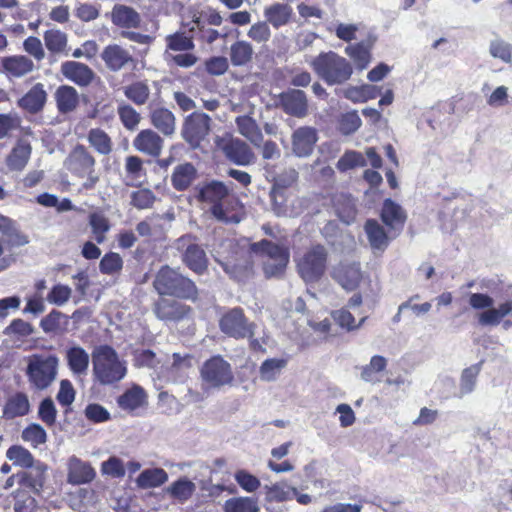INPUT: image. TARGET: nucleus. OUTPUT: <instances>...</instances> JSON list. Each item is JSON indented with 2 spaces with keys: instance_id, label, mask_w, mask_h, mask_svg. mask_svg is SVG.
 Here are the masks:
<instances>
[{
  "instance_id": "obj_1",
  "label": "nucleus",
  "mask_w": 512,
  "mask_h": 512,
  "mask_svg": "<svg viewBox=\"0 0 512 512\" xmlns=\"http://www.w3.org/2000/svg\"><path fill=\"white\" fill-rule=\"evenodd\" d=\"M93 378L100 385L108 386L120 382L127 374L126 361L108 345L96 347L92 352Z\"/></svg>"
},
{
  "instance_id": "obj_2",
  "label": "nucleus",
  "mask_w": 512,
  "mask_h": 512,
  "mask_svg": "<svg viewBox=\"0 0 512 512\" xmlns=\"http://www.w3.org/2000/svg\"><path fill=\"white\" fill-rule=\"evenodd\" d=\"M308 63L316 75L327 85L343 84L353 74L352 64L334 51L321 52Z\"/></svg>"
},
{
  "instance_id": "obj_3",
  "label": "nucleus",
  "mask_w": 512,
  "mask_h": 512,
  "mask_svg": "<svg viewBox=\"0 0 512 512\" xmlns=\"http://www.w3.org/2000/svg\"><path fill=\"white\" fill-rule=\"evenodd\" d=\"M60 359L55 354L36 353L27 359L26 376L32 389L43 391L57 379Z\"/></svg>"
},
{
  "instance_id": "obj_4",
  "label": "nucleus",
  "mask_w": 512,
  "mask_h": 512,
  "mask_svg": "<svg viewBox=\"0 0 512 512\" xmlns=\"http://www.w3.org/2000/svg\"><path fill=\"white\" fill-rule=\"evenodd\" d=\"M153 286L160 295L185 299H195L197 296L195 284L169 266H164L157 272Z\"/></svg>"
},
{
  "instance_id": "obj_5",
  "label": "nucleus",
  "mask_w": 512,
  "mask_h": 512,
  "mask_svg": "<svg viewBox=\"0 0 512 512\" xmlns=\"http://www.w3.org/2000/svg\"><path fill=\"white\" fill-rule=\"evenodd\" d=\"M251 250L260 258L266 277H279L289 263V250L268 240H261L251 245Z\"/></svg>"
},
{
  "instance_id": "obj_6",
  "label": "nucleus",
  "mask_w": 512,
  "mask_h": 512,
  "mask_svg": "<svg viewBox=\"0 0 512 512\" xmlns=\"http://www.w3.org/2000/svg\"><path fill=\"white\" fill-rule=\"evenodd\" d=\"M328 251L316 244L305 249L296 259V268L299 276L305 283L318 282L327 269Z\"/></svg>"
},
{
  "instance_id": "obj_7",
  "label": "nucleus",
  "mask_w": 512,
  "mask_h": 512,
  "mask_svg": "<svg viewBox=\"0 0 512 512\" xmlns=\"http://www.w3.org/2000/svg\"><path fill=\"white\" fill-rule=\"evenodd\" d=\"M95 158L83 145H77L65 159V167L78 177H87L80 190H92L99 181L95 173Z\"/></svg>"
},
{
  "instance_id": "obj_8",
  "label": "nucleus",
  "mask_w": 512,
  "mask_h": 512,
  "mask_svg": "<svg viewBox=\"0 0 512 512\" xmlns=\"http://www.w3.org/2000/svg\"><path fill=\"white\" fill-rule=\"evenodd\" d=\"M219 325L221 331L227 336L235 339L248 338L251 349H262V344L254 338L255 324L246 319L242 309L234 308L225 313L221 317Z\"/></svg>"
},
{
  "instance_id": "obj_9",
  "label": "nucleus",
  "mask_w": 512,
  "mask_h": 512,
  "mask_svg": "<svg viewBox=\"0 0 512 512\" xmlns=\"http://www.w3.org/2000/svg\"><path fill=\"white\" fill-rule=\"evenodd\" d=\"M469 305L475 310H484L478 315V322L483 326H497L512 312V300L505 301L498 308H494V299L483 293L470 294Z\"/></svg>"
},
{
  "instance_id": "obj_10",
  "label": "nucleus",
  "mask_w": 512,
  "mask_h": 512,
  "mask_svg": "<svg viewBox=\"0 0 512 512\" xmlns=\"http://www.w3.org/2000/svg\"><path fill=\"white\" fill-rule=\"evenodd\" d=\"M200 377L204 385L214 389L231 386L235 379L231 364L220 355L213 356L203 363Z\"/></svg>"
},
{
  "instance_id": "obj_11",
  "label": "nucleus",
  "mask_w": 512,
  "mask_h": 512,
  "mask_svg": "<svg viewBox=\"0 0 512 512\" xmlns=\"http://www.w3.org/2000/svg\"><path fill=\"white\" fill-rule=\"evenodd\" d=\"M211 130V118L202 112H193L184 119L181 136L193 149L198 148Z\"/></svg>"
},
{
  "instance_id": "obj_12",
  "label": "nucleus",
  "mask_w": 512,
  "mask_h": 512,
  "mask_svg": "<svg viewBox=\"0 0 512 512\" xmlns=\"http://www.w3.org/2000/svg\"><path fill=\"white\" fill-rule=\"evenodd\" d=\"M177 249L182 251L183 262L194 272L202 273L207 268L205 251L189 235L179 238Z\"/></svg>"
},
{
  "instance_id": "obj_13",
  "label": "nucleus",
  "mask_w": 512,
  "mask_h": 512,
  "mask_svg": "<svg viewBox=\"0 0 512 512\" xmlns=\"http://www.w3.org/2000/svg\"><path fill=\"white\" fill-rule=\"evenodd\" d=\"M292 152L297 157H309L318 141L317 131L313 127L303 126L296 129L292 136Z\"/></svg>"
},
{
  "instance_id": "obj_14",
  "label": "nucleus",
  "mask_w": 512,
  "mask_h": 512,
  "mask_svg": "<svg viewBox=\"0 0 512 512\" xmlns=\"http://www.w3.org/2000/svg\"><path fill=\"white\" fill-rule=\"evenodd\" d=\"M101 59L108 70L118 72L134 62L130 52L119 44H109L102 50Z\"/></svg>"
},
{
  "instance_id": "obj_15",
  "label": "nucleus",
  "mask_w": 512,
  "mask_h": 512,
  "mask_svg": "<svg viewBox=\"0 0 512 512\" xmlns=\"http://www.w3.org/2000/svg\"><path fill=\"white\" fill-rule=\"evenodd\" d=\"M280 107L289 115L303 118L308 112V103L302 90L291 89L279 95Z\"/></svg>"
},
{
  "instance_id": "obj_16",
  "label": "nucleus",
  "mask_w": 512,
  "mask_h": 512,
  "mask_svg": "<svg viewBox=\"0 0 512 512\" xmlns=\"http://www.w3.org/2000/svg\"><path fill=\"white\" fill-rule=\"evenodd\" d=\"M32 153L30 139L20 137L6 157V165L11 171L20 172L27 166Z\"/></svg>"
},
{
  "instance_id": "obj_17",
  "label": "nucleus",
  "mask_w": 512,
  "mask_h": 512,
  "mask_svg": "<svg viewBox=\"0 0 512 512\" xmlns=\"http://www.w3.org/2000/svg\"><path fill=\"white\" fill-rule=\"evenodd\" d=\"M332 277L348 291L354 290L362 280L359 263H340L333 270Z\"/></svg>"
},
{
  "instance_id": "obj_18",
  "label": "nucleus",
  "mask_w": 512,
  "mask_h": 512,
  "mask_svg": "<svg viewBox=\"0 0 512 512\" xmlns=\"http://www.w3.org/2000/svg\"><path fill=\"white\" fill-rule=\"evenodd\" d=\"M133 146L139 152L158 157L163 149V139L152 129H145L134 138Z\"/></svg>"
},
{
  "instance_id": "obj_19",
  "label": "nucleus",
  "mask_w": 512,
  "mask_h": 512,
  "mask_svg": "<svg viewBox=\"0 0 512 512\" xmlns=\"http://www.w3.org/2000/svg\"><path fill=\"white\" fill-rule=\"evenodd\" d=\"M111 22L124 30L136 29L140 27L141 16L132 7L116 4L110 12Z\"/></svg>"
},
{
  "instance_id": "obj_20",
  "label": "nucleus",
  "mask_w": 512,
  "mask_h": 512,
  "mask_svg": "<svg viewBox=\"0 0 512 512\" xmlns=\"http://www.w3.org/2000/svg\"><path fill=\"white\" fill-rule=\"evenodd\" d=\"M62 75L69 81L79 86L89 85L93 78L94 72L86 64L76 61H67L61 65Z\"/></svg>"
},
{
  "instance_id": "obj_21",
  "label": "nucleus",
  "mask_w": 512,
  "mask_h": 512,
  "mask_svg": "<svg viewBox=\"0 0 512 512\" xmlns=\"http://www.w3.org/2000/svg\"><path fill=\"white\" fill-rule=\"evenodd\" d=\"M95 469L88 463L73 456L68 461V482L71 484H86L94 480Z\"/></svg>"
},
{
  "instance_id": "obj_22",
  "label": "nucleus",
  "mask_w": 512,
  "mask_h": 512,
  "mask_svg": "<svg viewBox=\"0 0 512 512\" xmlns=\"http://www.w3.org/2000/svg\"><path fill=\"white\" fill-rule=\"evenodd\" d=\"M65 360L73 375L83 376L87 374L90 356L88 352L79 345H72L65 351Z\"/></svg>"
},
{
  "instance_id": "obj_23",
  "label": "nucleus",
  "mask_w": 512,
  "mask_h": 512,
  "mask_svg": "<svg viewBox=\"0 0 512 512\" xmlns=\"http://www.w3.org/2000/svg\"><path fill=\"white\" fill-rule=\"evenodd\" d=\"M30 401L24 392H15L9 395L3 406V418L7 420L22 417L29 413Z\"/></svg>"
},
{
  "instance_id": "obj_24",
  "label": "nucleus",
  "mask_w": 512,
  "mask_h": 512,
  "mask_svg": "<svg viewBox=\"0 0 512 512\" xmlns=\"http://www.w3.org/2000/svg\"><path fill=\"white\" fill-rule=\"evenodd\" d=\"M239 210V203L232 195L220 204L210 207L213 217L223 223H239L241 220Z\"/></svg>"
},
{
  "instance_id": "obj_25",
  "label": "nucleus",
  "mask_w": 512,
  "mask_h": 512,
  "mask_svg": "<svg viewBox=\"0 0 512 512\" xmlns=\"http://www.w3.org/2000/svg\"><path fill=\"white\" fill-rule=\"evenodd\" d=\"M189 309L180 302L172 299L161 298L155 306L157 317L165 321H176L182 319Z\"/></svg>"
},
{
  "instance_id": "obj_26",
  "label": "nucleus",
  "mask_w": 512,
  "mask_h": 512,
  "mask_svg": "<svg viewBox=\"0 0 512 512\" xmlns=\"http://www.w3.org/2000/svg\"><path fill=\"white\" fill-rule=\"evenodd\" d=\"M3 71L9 76L20 78L34 69V63L24 55L5 57L1 61Z\"/></svg>"
},
{
  "instance_id": "obj_27",
  "label": "nucleus",
  "mask_w": 512,
  "mask_h": 512,
  "mask_svg": "<svg viewBox=\"0 0 512 512\" xmlns=\"http://www.w3.org/2000/svg\"><path fill=\"white\" fill-rule=\"evenodd\" d=\"M381 219L391 230H401L406 214L402 207L391 199H386L381 211Z\"/></svg>"
},
{
  "instance_id": "obj_28",
  "label": "nucleus",
  "mask_w": 512,
  "mask_h": 512,
  "mask_svg": "<svg viewBox=\"0 0 512 512\" xmlns=\"http://www.w3.org/2000/svg\"><path fill=\"white\" fill-rule=\"evenodd\" d=\"M165 493L178 503L190 500L196 491V484L187 477H180L165 488Z\"/></svg>"
},
{
  "instance_id": "obj_29",
  "label": "nucleus",
  "mask_w": 512,
  "mask_h": 512,
  "mask_svg": "<svg viewBox=\"0 0 512 512\" xmlns=\"http://www.w3.org/2000/svg\"><path fill=\"white\" fill-rule=\"evenodd\" d=\"M117 403L122 410L132 412L146 405L147 394L139 385H133L118 397Z\"/></svg>"
},
{
  "instance_id": "obj_30",
  "label": "nucleus",
  "mask_w": 512,
  "mask_h": 512,
  "mask_svg": "<svg viewBox=\"0 0 512 512\" xmlns=\"http://www.w3.org/2000/svg\"><path fill=\"white\" fill-rule=\"evenodd\" d=\"M46 100L47 93L43 84L37 83L19 100V106L31 113H36L44 107Z\"/></svg>"
},
{
  "instance_id": "obj_31",
  "label": "nucleus",
  "mask_w": 512,
  "mask_h": 512,
  "mask_svg": "<svg viewBox=\"0 0 512 512\" xmlns=\"http://www.w3.org/2000/svg\"><path fill=\"white\" fill-rule=\"evenodd\" d=\"M151 123L165 136H172L176 130V118L166 108H157L151 113Z\"/></svg>"
},
{
  "instance_id": "obj_32",
  "label": "nucleus",
  "mask_w": 512,
  "mask_h": 512,
  "mask_svg": "<svg viewBox=\"0 0 512 512\" xmlns=\"http://www.w3.org/2000/svg\"><path fill=\"white\" fill-rule=\"evenodd\" d=\"M371 46L372 44L366 42L351 44L345 48V54L353 61L357 69L364 70L372 59Z\"/></svg>"
},
{
  "instance_id": "obj_33",
  "label": "nucleus",
  "mask_w": 512,
  "mask_h": 512,
  "mask_svg": "<svg viewBox=\"0 0 512 512\" xmlns=\"http://www.w3.org/2000/svg\"><path fill=\"white\" fill-rule=\"evenodd\" d=\"M57 108L61 113H69L79 104V95L74 87L63 85L55 92Z\"/></svg>"
},
{
  "instance_id": "obj_34",
  "label": "nucleus",
  "mask_w": 512,
  "mask_h": 512,
  "mask_svg": "<svg viewBox=\"0 0 512 512\" xmlns=\"http://www.w3.org/2000/svg\"><path fill=\"white\" fill-rule=\"evenodd\" d=\"M364 229L372 249L384 251L387 248L389 237L376 220H367Z\"/></svg>"
},
{
  "instance_id": "obj_35",
  "label": "nucleus",
  "mask_w": 512,
  "mask_h": 512,
  "mask_svg": "<svg viewBox=\"0 0 512 512\" xmlns=\"http://www.w3.org/2000/svg\"><path fill=\"white\" fill-rule=\"evenodd\" d=\"M168 481V473L162 468L143 470L136 478V485L141 489L157 488Z\"/></svg>"
},
{
  "instance_id": "obj_36",
  "label": "nucleus",
  "mask_w": 512,
  "mask_h": 512,
  "mask_svg": "<svg viewBox=\"0 0 512 512\" xmlns=\"http://www.w3.org/2000/svg\"><path fill=\"white\" fill-rule=\"evenodd\" d=\"M238 132L247 138L253 145L260 146L263 141V135L256 121L248 116H239L236 118Z\"/></svg>"
},
{
  "instance_id": "obj_37",
  "label": "nucleus",
  "mask_w": 512,
  "mask_h": 512,
  "mask_svg": "<svg viewBox=\"0 0 512 512\" xmlns=\"http://www.w3.org/2000/svg\"><path fill=\"white\" fill-rule=\"evenodd\" d=\"M288 364L285 358H268L259 367V378L263 382L276 381Z\"/></svg>"
},
{
  "instance_id": "obj_38",
  "label": "nucleus",
  "mask_w": 512,
  "mask_h": 512,
  "mask_svg": "<svg viewBox=\"0 0 512 512\" xmlns=\"http://www.w3.org/2000/svg\"><path fill=\"white\" fill-rule=\"evenodd\" d=\"M45 47L52 54H67L68 35L60 29H49L43 35Z\"/></svg>"
},
{
  "instance_id": "obj_39",
  "label": "nucleus",
  "mask_w": 512,
  "mask_h": 512,
  "mask_svg": "<svg viewBox=\"0 0 512 512\" xmlns=\"http://www.w3.org/2000/svg\"><path fill=\"white\" fill-rule=\"evenodd\" d=\"M190 367L191 360L189 357L174 353L171 360L168 361L167 367L165 369L161 367V371L158 375L167 380L176 381V376L185 373Z\"/></svg>"
},
{
  "instance_id": "obj_40",
  "label": "nucleus",
  "mask_w": 512,
  "mask_h": 512,
  "mask_svg": "<svg viewBox=\"0 0 512 512\" xmlns=\"http://www.w3.org/2000/svg\"><path fill=\"white\" fill-rule=\"evenodd\" d=\"M230 196L227 187L221 182H211L203 186L200 190V198L210 207L220 204Z\"/></svg>"
},
{
  "instance_id": "obj_41",
  "label": "nucleus",
  "mask_w": 512,
  "mask_h": 512,
  "mask_svg": "<svg viewBox=\"0 0 512 512\" xmlns=\"http://www.w3.org/2000/svg\"><path fill=\"white\" fill-rule=\"evenodd\" d=\"M264 15L268 23L274 28H279L289 22L292 8L287 4L275 3L265 9Z\"/></svg>"
},
{
  "instance_id": "obj_42",
  "label": "nucleus",
  "mask_w": 512,
  "mask_h": 512,
  "mask_svg": "<svg viewBox=\"0 0 512 512\" xmlns=\"http://www.w3.org/2000/svg\"><path fill=\"white\" fill-rule=\"evenodd\" d=\"M226 154L230 160L238 165H248L253 162L254 154L243 141H232L226 147Z\"/></svg>"
},
{
  "instance_id": "obj_43",
  "label": "nucleus",
  "mask_w": 512,
  "mask_h": 512,
  "mask_svg": "<svg viewBox=\"0 0 512 512\" xmlns=\"http://www.w3.org/2000/svg\"><path fill=\"white\" fill-rule=\"evenodd\" d=\"M224 512H260L258 500L248 496L229 498L223 505Z\"/></svg>"
},
{
  "instance_id": "obj_44",
  "label": "nucleus",
  "mask_w": 512,
  "mask_h": 512,
  "mask_svg": "<svg viewBox=\"0 0 512 512\" xmlns=\"http://www.w3.org/2000/svg\"><path fill=\"white\" fill-rule=\"evenodd\" d=\"M334 208L336 215L343 223L349 225L355 220L357 215L356 204L350 196H338L335 199Z\"/></svg>"
},
{
  "instance_id": "obj_45",
  "label": "nucleus",
  "mask_w": 512,
  "mask_h": 512,
  "mask_svg": "<svg viewBox=\"0 0 512 512\" xmlns=\"http://www.w3.org/2000/svg\"><path fill=\"white\" fill-rule=\"evenodd\" d=\"M88 220L95 241L102 244L111 229L109 219L102 212H93L89 215Z\"/></svg>"
},
{
  "instance_id": "obj_46",
  "label": "nucleus",
  "mask_w": 512,
  "mask_h": 512,
  "mask_svg": "<svg viewBox=\"0 0 512 512\" xmlns=\"http://www.w3.org/2000/svg\"><path fill=\"white\" fill-rule=\"evenodd\" d=\"M254 54L252 45L244 40L233 43L230 47V60L234 66H244L249 63Z\"/></svg>"
},
{
  "instance_id": "obj_47",
  "label": "nucleus",
  "mask_w": 512,
  "mask_h": 512,
  "mask_svg": "<svg viewBox=\"0 0 512 512\" xmlns=\"http://www.w3.org/2000/svg\"><path fill=\"white\" fill-rule=\"evenodd\" d=\"M387 367V359L381 355H374L369 364L361 370V379L365 382L376 384L380 381L377 373L382 372Z\"/></svg>"
},
{
  "instance_id": "obj_48",
  "label": "nucleus",
  "mask_w": 512,
  "mask_h": 512,
  "mask_svg": "<svg viewBox=\"0 0 512 512\" xmlns=\"http://www.w3.org/2000/svg\"><path fill=\"white\" fill-rule=\"evenodd\" d=\"M196 170L190 163L178 165L172 175L173 186L177 190L188 188L195 178Z\"/></svg>"
},
{
  "instance_id": "obj_49",
  "label": "nucleus",
  "mask_w": 512,
  "mask_h": 512,
  "mask_svg": "<svg viewBox=\"0 0 512 512\" xmlns=\"http://www.w3.org/2000/svg\"><path fill=\"white\" fill-rule=\"evenodd\" d=\"M89 144L102 155H108L112 151V140L109 135L100 128H93L88 132Z\"/></svg>"
},
{
  "instance_id": "obj_50",
  "label": "nucleus",
  "mask_w": 512,
  "mask_h": 512,
  "mask_svg": "<svg viewBox=\"0 0 512 512\" xmlns=\"http://www.w3.org/2000/svg\"><path fill=\"white\" fill-rule=\"evenodd\" d=\"M266 500L269 502H282L292 499V493H296V488L289 486L285 482L265 485Z\"/></svg>"
},
{
  "instance_id": "obj_51",
  "label": "nucleus",
  "mask_w": 512,
  "mask_h": 512,
  "mask_svg": "<svg viewBox=\"0 0 512 512\" xmlns=\"http://www.w3.org/2000/svg\"><path fill=\"white\" fill-rule=\"evenodd\" d=\"M124 95L137 105H143L149 98L150 89L142 81L134 82L124 87Z\"/></svg>"
},
{
  "instance_id": "obj_52",
  "label": "nucleus",
  "mask_w": 512,
  "mask_h": 512,
  "mask_svg": "<svg viewBox=\"0 0 512 512\" xmlns=\"http://www.w3.org/2000/svg\"><path fill=\"white\" fill-rule=\"evenodd\" d=\"M44 469L38 466L34 471H25L17 474V482L24 487H28L38 492L43 485Z\"/></svg>"
},
{
  "instance_id": "obj_53",
  "label": "nucleus",
  "mask_w": 512,
  "mask_h": 512,
  "mask_svg": "<svg viewBox=\"0 0 512 512\" xmlns=\"http://www.w3.org/2000/svg\"><path fill=\"white\" fill-rule=\"evenodd\" d=\"M6 456L14 465L24 468H31L35 463L32 454L22 446L10 447L7 450Z\"/></svg>"
},
{
  "instance_id": "obj_54",
  "label": "nucleus",
  "mask_w": 512,
  "mask_h": 512,
  "mask_svg": "<svg viewBox=\"0 0 512 512\" xmlns=\"http://www.w3.org/2000/svg\"><path fill=\"white\" fill-rule=\"evenodd\" d=\"M72 292V288L68 285L58 283L51 288L46 299L50 304L62 307L69 302Z\"/></svg>"
},
{
  "instance_id": "obj_55",
  "label": "nucleus",
  "mask_w": 512,
  "mask_h": 512,
  "mask_svg": "<svg viewBox=\"0 0 512 512\" xmlns=\"http://www.w3.org/2000/svg\"><path fill=\"white\" fill-rule=\"evenodd\" d=\"M367 165L365 157L357 151L345 152L337 162V169L344 172L355 167H364Z\"/></svg>"
},
{
  "instance_id": "obj_56",
  "label": "nucleus",
  "mask_w": 512,
  "mask_h": 512,
  "mask_svg": "<svg viewBox=\"0 0 512 512\" xmlns=\"http://www.w3.org/2000/svg\"><path fill=\"white\" fill-rule=\"evenodd\" d=\"M167 49L172 51H190L195 45L192 37L186 36L184 33H174L165 38Z\"/></svg>"
},
{
  "instance_id": "obj_57",
  "label": "nucleus",
  "mask_w": 512,
  "mask_h": 512,
  "mask_svg": "<svg viewBox=\"0 0 512 512\" xmlns=\"http://www.w3.org/2000/svg\"><path fill=\"white\" fill-rule=\"evenodd\" d=\"M21 437L23 441L30 443L33 447H37L46 442L47 433L41 425L33 423L22 431Z\"/></svg>"
},
{
  "instance_id": "obj_58",
  "label": "nucleus",
  "mask_w": 512,
  "mask_h": 512,
  "mask_svg": "<svg viewBox=\"0 0 512 512\" xmlns=\"http://www.w3.org/2000/svg\"><path fill=\"white\" fill-rule=\"evenodd\" d=\"M118 115L123 126L128 130H135L140 123V114L130 105L123 104L118 107Z\"/></svg>"
},
{
  "instance_id": "obj_59",
  "label": "nucleus",
  "mask_w": 512,
  "mask_h": 512,
  "mask_svg": "<svg viewBox=\"0 0 512 512\" xmlns=\"http://www.w3.org/2000/svg\"><path fill=\"white\" fill-rule=\"evenodd\" d=\"M234 479L236 483L247 493H254L261 486L260 480L246 470L236 471Z\"/></svg>"
},
{
  "instance_id": "obj_60",
  "label": "nucleus",
  "mask_w": 512,
  "mask_h": 512,
  "mask_svg": "<svg viewBox=\"0 0 512 512\" xmlns=\"http://www.w3.org/2000/svg\"><path fill=\"white\" fill-rule=\"evenodd\" d=\"M333 319L342 327L348 331L356 330L364 323L366 317L360 319L358 324H355V318L346 309H340L332 312Z\"/></svg>"
},
{
  "instance_id": "obj_61",
  "label": "nucleus",
  "mask_w": 512,
  "mask_h": 512,
  "mask_svg": "<svg viewBox=\"0 0 512 512\" xmlns=\"http://www.w3.org/2000/svg\"><path fill=\"white\" fill-rule=\"evenodd\" d=\"M101 472L102 474L113 478H122L125 476L124 462L120 458L112 456L108 458V460L102 462Z\"/></svg>"
},
{
  "instance_id": "obj_62",
  "label": "nucleus",
  "mask_w": 512,
  "mask_h": 512,
  "mask_svg": "<svg viewBox=\"0 0 512 512\" xmlns=\"http://www.w3.org/2000/svg\"><path fill=\"white\" fill-rule=\"evenodd\" d=\"M489 52L494 58H499L505 63L512 62V46L503 40L492 41Z\"/></svg>"
},
{
  "instance_id": "obj_63",
  "label": "nucleus",
  "mask_w": 512,
  "mask_h": 512,
  "mask_svg": "<svg viewBox=\"0 0 512 512\" xmlns=\"http://www.w3.org/2000/svg\"><path fill=\"white\" fill-rule=\"evenodd\" d=\"M122 258L118 253H108L100 261L99 268L104 274H113L122 268Z\"/></svg>"
},
{
  "instance_id": "obj_64",
  "label": "nucleus",
  "mask_w": 512,
  "mask_h": 512,
  "mask_svg": "<svg viewBox=\"0 0 512 512\" xmlns=\"http://www.w3.org/2000/svg\"><path fill=\"white\" fill-rule=\"evenodd\" d=\"M247 36L257 43H265L269 41L271 37V31L268 23L260 21L253 24L247 32Z\"/></svg>"
}]
</instances>
